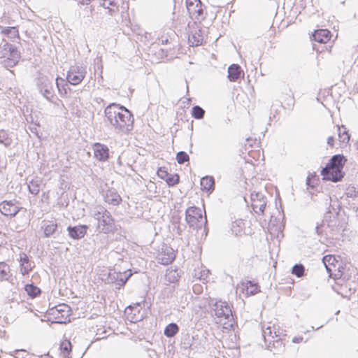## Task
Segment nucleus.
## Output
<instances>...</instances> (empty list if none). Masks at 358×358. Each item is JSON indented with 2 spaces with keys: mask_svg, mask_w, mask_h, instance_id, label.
<instances>
[{
  "mask_svg": "<svg viewBox=\"0 0 358 358\" xmlns=\"http://www.w3.org/2000/svg\"><path fill=\"white\" fill-rule=\"evenodd\" d=\"M0 29L1 34L8 36L13 41H14L15 38H20L18 29L15 27H2L0 26Z\"/></svg>",
  "mask_w": 358,
  "mask_h": 358,
  "instance_id": "nucleus-25",
  "label": "nucleus"
},
{
  "mask_svg": "<svg viewBox=\"0 0 358 358\" xmlns=\"http://www.w3.org/2000/svg\"><path fill=\"white\" fill-rule=\"evenodd\" d=\"M244 289L248 294L254 295L259 292V286L250 280H248L245 283H243Z\"/></svg>",
  "mask_w": 358,
  "mask_h": 358,
  "instance_id": "nucleus-29",
  "label": "nucleus"
},
{
  "mask_svg": "<svg viewBox=\"0 0 358 358\" xmlns=\"http://www.w3.org/2000/svg\"><path fill=\"white\" fill-rule=\"evenodd\" d=\"M200 0H187L186 6L187 10H192V7H194L195 5H199Z\"/></svg>",
  "mask_w": 358,
  "mask_h": 358,
  "instance_id": "nucleus-45",
  "label": "nucleus"
},
{
  "mask_svg": "<svg viewBox=\"0 0 358 358\" xmlns=\"http://www.w3.org/2000/svg\"><path fill=\"white\" fill-rule=\"evenodd\" d=\"M148 356L150 358H158V355H157L156 351L154 350H150L148 351Z\"/></svg>",
  "mask_w": 358,
  "mask_h": 358,
  "instance_id": "nucleus-49",
  "label": "nucleus"
},
{
  "mask_svg": "<svg viewBox=\"0 0 358 358\" xmlns=\"http://www.w3.org/2000/svg\"><path fill=\"white\" fill-rule=\"evenodd\" d=\"M10 267L5 262H0V280H8L10 276Z\"/></svg>",
  "mask_w": 358,
  "mask_h": 358,
  "instance_id": "nucleus-35",
  "label": "nucleus"
},
{
  "mask_svg": "<svg viewBox=\"0 0 358 358\" xmlns=\"http://www.w3.org/2000/svg\"><path fill=\"white\" fill-rule=\"evenodd\" d=\"M71 343L69 341H64L60 344V350H62L64 357L69 358L68 355L71 352Z\"/></svg>",
  "mask_w": 358,
  "mask_h": 358,
  "instance_id": "nucleus-37",
  "label": "nucleus"
},
{
  "mask_svg": "<svg viewBox=\"0 0 358 358\" xmlns=\"http://www.w3.org/2000/svg\"><path fill=\"white\" fill-rule=\"evenodd\" d=\"M16 200L3 201L0 203V211L5 216L15 217L21 210V207L17 206Z\"/></svg>",
  "mask_w": 358,
  "mask_h": 358,
  "instance_id": "nucleus-14",
  "label": "nucleus"
},
{
  "mask_svg": "<svg viewBox=\"0 0 358 358\" xmlns=\"http://www.w3.org/2000/svg\"><path fill=\"white\" fill-rule=\"evenodd\" d=\"M243 75V71L238 64H231L228 68V78L231 82H236Z\"/></svg>",
  "mask_w": 358,
  "mask_h": 358,
  "instance_id": "nucleus-21",
  "label": "nucleus"
},
{
  "mask_svg": "<svg viewBox=\"0 0 358 358\" xmlns=\"http://www.w3.org/2000/svg\"><path fill=\"white\" fill-rule=\"evenodd\" d=\"M214 185V178L212 176H204L201 179V189L210 191Z\"/></svg>",
  "mask_w": 358,
  "mask_h": 358,
  "instance_id": "nucleus-32",
  "label": "nucleus"
},
{
  "mask_svg": "<svg viewBox=\"0 0 358 358\" xmlns=\"http://www.w3.org/2000/svg\"><path fill=\"white\" fill-rule=\"evenodd\" d=\"M331 38V32L327 29H317L312 34V40L320 43H326Z\"/></svg>",
  "mask_w": 358,
  "mask_h": 358,
  "instance_id": "nucleus-20",
  "label": "nucleus"
},
{
  "mask_svg": "<svg viewBox=\"0 0 358 358\" xmlns=\"http://www.w3.org/2000/svg\"><path fill=\"white\" fill-rule=\"evenodd\" d=\"M345 194L347 197L355 198L358 196V192L356 191V188L355 187H348L346 189Z\"/></svg>",
  "mask_w": 358,
  "mask_h": 358,
  "instance_id": "nucleus-43",
  "label": "nucleus"
},
{
  "mask_svg": "<svg viewBox=\"0 0 358 358\" xmlns=\"http://www.w3.org/2000/svg\"><path fill=\"white\" fill-rule=\"evenodd\" d=\"M102 192L104 201L113 206H117L122 201L121 196L113 188H109L107 185L102 187Z\"/></svg>",
  "mask_w": 358,
  "mask_h": 358,
  "instance_id": "nucleus-16",
  "label": "nucleus"
},
{
  "mask_svg": "<svg viewBox=\"0 0 358 358\" xmlns=\"http://www.w3.org/2000/svg\"><path fill=\"white\" fill-rule=\"evenodd\" d=\"M305 267L301 264H296L292 267V273L296 277L300 278L304 275Z\"/></svg>",
  "mask_w": 358,
  "mask_h": 358,
  "instance_id": "nucleus-39",
  "label": "nucleus"
},
{
  "mask_svg": "<svg viewBox=\"0 0 358 358\" xmlns=\"http://www.w3.org/2000/svg\"><path fill=\"white\" fill-rule=\"evenodd\" d=\"M302 336H295L292 338V341L294 343H299L303 341Z\"/></svg>",
  "mask_w": 358,
  "mask_h": 358,
  "instance_id": "nucleus-53",
  "label": "nucleus"
},
{
  "mask_svg": "<svg viewBox=\"0 0 358 358\" xmlns=\"http://www.w3.org/2000/svg\"><path fill=\"white\" fill-rule=\"evenodd\" d=\"M338 131L340 141L344 143H348L350 136L347 128L344 125H342L338 128Z\"/></svg>",
  "mask_w": 358,
  "mask_h": 358,
  "instance_id": "nucleus-34",
  "label": "nucleus"
},
{
  "mask_svg": "<svg viewBox=\"0 0 358 358\" xmlns=\"http://www.w3.org/2000/svg\"><path fill=\"white\" fill-rule=\"evenodd\" d=\"M203 219L201 210L196 206H190L185 211V220L191 228H197L198 222Z\"/></svg>",
  "mask_w": 358,
  "mask_h": 358,
  "instance_id": "nucleus-6",
  "label": "nucleus"
},
{
  "mask_svg": "<svg viewBox=\"0 0 358 358\" xmlns=\"http://www.w3.org/2000/svg\"><path fill=\"white\" fill-rule=\"evenodd\" d=\"M128 319L134 323L141 321L144 318V311L142 310L141 303L127 306L125 309Z\"/></svg>",
  "mask_w": 358,
  "mask_h": 358,
  "instance_id": "nucleus-13",
  "label": "nucleus"
},
{
  "mask_svg": "<svg viewBox=\"0 0 358 358\" xmlns=\"http://www.w3.org/2000/svg\"><path fill=\"white\" fill-rule=\"evenodd\" d=\"M252 208L255 213L263 215L266 206V199L262 193H252Z\"/></svg>",
  "mask_w": 358,
  "mask_h": 358,
  "instance_id": "nucleus-15",
  "label": "nucleus"
},
{
  "mask_svg": "<svg viewBox=\"0 0 358 358\" xmlns=\"http://www.w3.org/2000/svg\"><path fill=\"white\" fill-rule=\"evenodd\" d=\"M20 351H23V350H17L15 352H20Z\"/></svg>",
  "mask_w": 358,
  "mask_h": 358,
  "instance_id": "nucleus-59",
  "label": "nucleus"
},
{
  "mask_svg": "<svg viewBox=\"0 0 358 358\" xmlns=\"http://www.w3.org/2000/svg\"><path fill=\"white\" fill-rule=\"evenodd\" d=\"M345 162L346 159L343 155H335L331 158L329 162L327 163L326 166H331V167L334 168L343 169Z\"/></svg>",
  "mask_w": 358,
  "mask_h": 358,
  "instance_id": "nucleus-23",
  "label": "nucleus"
},
{
  "mask_svg": "<svg viewBox=\"0 0 358 358\" xmlns=\"http://www.w3.org/2000/svg\"><path fill=\"white\" fill-rule=\"evenodd\" d=\"M20 271L22 274L24 275L26 274H28V273L31 271V268L29 269L24 265L23 266H21Z\"/></svg>",
  "mask_w": 358,
  "mask_h": 358,
  "instance_id": "nucleus-52",
  "label": "nucleus"
},
{
  "mask_svg": "<svg viewBox=\"0 0 358 358\" xmlns=\"http://www.w3.org/2000/svg\"><path fill=\"white\" fill-rule=\"evenodd\" d=\"M55 84L60 96H67L68 90H69V83H66L64 79L58 76L55 78Z\"/></svg>",
  "mask_w": 358,
  "mask_h": 358,
  "instance_id": "nucleus-24",
  "label": "nucleus"
},
{
  "mask_svg": "<svg viewBox=\"0 0 358 358\" xmlns=\"http://www.w3.org/2000/svg\"><path fill=\"white\" fill-rule=\"evenodd\" d=\"M5 40L3 38L1 37V34H0V47H3V42H4Z\"/></svg>",
  "mask_w": 358,
  "mask_h": 358,
  "instance_id": "nucleus-57",
  "label": "nucleus"
},
{
  "mask_svg": "<svg viewBox=\"0 0 358 358\" xmlns=\"http://www.w3.org/2000/svg\"><path fill=\"white\" fill-rule=\"evenodd\" d=\"M327 144H328L329 146H331V147H334V136H329V137L327 138Z\"/></svg>",
  "mask_w": 358,
  "mask_h": 358,
  "instance_id": "nucleus-50",
  "label": "nucleus"
},
{
  "mask_svg": "<svg viewBox=\"0 0 358 358\" xmlns=\"http://www.w3.org/2000/svg\"><path fill=\"white\" fill-rule=\"evenodd\" d=\"M245 229V222L243 220L238 219L236 220L234 222H232L231 230L234 234L236 236L241 235Z\"/></svg>",
  "mask_w": 358,
  "mask_h": 358,
  "instance_id": "nucleus-27",
  "label": "nucleus"
},
{
  "mask_svg": "<svg viewBox=\"0 0 358 358\" xmlns=\"http://www.w3.org/2000/svg\"><path fill=\"white\" fill-rule=\"evenodd\" d=\"M179 331V327L177 324L171 322L164 329V334L168 338L175 336Z\"/></svg>",
  "mask_w": 358,
  "mask_h": 358,
  "instance_id": "nucleus-28",
  "label": "nucleus"
},
{
  "mask_svg": "<svg viewBox=\"0 0 358 358\" xmlns=\"http://www.w3.org/2000/svg\"><path fill=\"white\" fill-rule=\"evenodd\" d=\"M321 175L324 180L337 182L343 179L345 174L341 169L325 166L321 171Z\"/></svg>",
  "mask_w": 358,
  "mask_h": 358,
  "instance_id": "nucleus-10",
  "label": "nucleus"
},
{
  "mask_svg": "<svg viewBox=\"0 0 358 358\" xmlns=\"http://www.w3.org/2000/svg\"><path fill=\"white\" fill-rule=\"evenodd\" d=\"M41 181L39 180H31L28 185L29 191L34 195H37L40 191Z\"/></svg>",
  "mask_w": 358,
  "mask_h": 358,
  "instance_id": "nucleus-36",
  "label": "nucleus"
},
{
  "mask_svg": "<svg viewBox=\"0 0 358 358\" xmlns=\"http://www.w3.org/2000/svg\"><path fill=\"white\" fill-rule=\"evenodd\" d=\"M105 1H106V0H102V2H105Z\"/></svg>",
  "mask_w": 358,
  "mask_h": 358,
  "instance_id": "nucleus-61",
  "label": "nucleus"
},
{
  "mask_svg": "<svg viewBox=\"0 0 358 358\" xmlns=\"http://www.w3.org/2000/svg\"><path fill=\"white\" fill-rule=\"evenodd\" d=\"M160 41L162 44H167L169 43V39L167 37L162 36Z\"/></svg>",
  "mask_w": 358,
  "mask_h": 358,
  "instance_id": "nucleus-55",
  "label": "nucleus"
},
{
  "mask_svg": "<svg viewBox=\"0 0 358 358\" xmlns=\"http://www.w3.org/2000/svg\"><path fill=\"white\" fill-rule=\"evenodd\" d=\"M188 41L192 46H199L203 43V36L199 32L195 31L189 36Z\"/></svg>",
  "mask_w": 358,
  "mask_h": 358,
  "instance_id": "nucleus-30",
  "label": "nucleus"
},
{
  "mask_svg": "<svg viewBox=\"0 0 358 358\" xmlns=\"http://www.w3.org/2000/svg\"><path fill=\"white\" fill-rule=\"evenodd\" d=\"M343 267L341 266V262H338V264H337V266L336 267V272L337 273L338 271L341 273V277L343 276Z\"/></svg>",
  "mask_w": 358,
  "mask_h": 358,
  "instance_id": "nucleus-51",
  "label": "nucleus"
},
{
  "mask_svg": "<svg viewBox=\"0 0 358 358\" xmlns=\"http://www.w3.org/2000/svg\"><path fill=\"white\" fill-rule=\"evenodd\" d=\"M29 262V259L27 254L21 253L20 255V266H23L25 264H28Z\"/></svg>",
  "mask_w": 358,
  "mask_h": 358,
  "instance_id": "nucleus-46",
  "label": "nucleus"
},
{
  "mask_svg": "<svg viewBox=\"0 0 358 358\" xmlns=\"http://www.w3.org/2000/svg\"><path fill=\"white\" fill-rule=\"evenodd\" d=\"M87 71L85 67L79 66H72L67 71V82L73 85H77L80 83L86 76Z\"/></svg>",
  "mask_w": 358,
  "mask_h": 358,
  "instance_id": "nucleus-5",
  "label": "nucleus"
},
{
  "mask_svg": "<svg viewBox=\"0 0 358 358\" xmlns=\"http://www.w3.org/2000/svg\"><path fill=\"white\" fill-rule=\"evenodd\" d=\"M51 315L54 316L57 323H66V320L71 315V309L69 306L61 303L55 306L51 310Z\"/></svg>",
  "mask_w": 358,
  "mask_h": 358,
  "instance_id": "nucleus-8",
  "label": "nucleus"
},
{
  "mask_svg": "<svg viewBox=\"0 0 358 358\" xmlns=\"http://www.w3.org/2000/svg\"><path fill=\"white\" fill-rule=\"evenodd\" d=\"M24 290L27 294L31 298H35L39 296L41 293L40 288L34 285V284H27L24 287Z\"/></svg>",
  "mask_w": 358,
  "mask_h": 358,
  "instance_id": "nucleus-31",
  "label": "nucleus"
},
{
  "mask_svg": "<svg viewBox=\"0 0 358 358\" xmlns=\"http://www.w3.org/2000/svg\"><path fill=\"white\" fill-rule=\"evenodd\" d=\"M105 8H109L110 6H113L115 5L113 0H106L105 2H102L100 3Z\"/></svg>",
  "mask_w": 358,
  "mask_h": 358,
  "instance_id": "nucleus-48",
  "label": "nucleus"
},
{
  "mask_svg": "<svg viewBox=\"0 0 358 358\" xmlns=\"http://www.w3.org/2000/svg\"><path fill=\"white\" fill-rule=\"evenodd\" d=\"M322 226V224H317L316 227H315V231H316V233L318 234V235H321L322 234V231L321 229V227Z\"/></svg>",
  "mask_w": 358,
  "mask_h": 358,
  "instance_id": "nucleus-54",
  "label": "nucleus"
},
{
  "mask_svg": "<svg viewBox=\"0 0 358 358\" xmlns=\"http://www.w3.org/2000/svg\"><path fill=\"white\" fill-rule=\"evenodd\" d=\"M20 51L13 45L5 42L0 47V64L5 68H12L17 65L20 59Z\"/></svg>",
  "mask_w": 358,
  "mask_h": 358,
  "instance_id": "nucleus-3",
  "label": "nucleus"
},
{
  "mask_svg": "<svg viewBox=\"0 0 358 358\" xmlns=\"http://www.w3.org/2000/svg\"><path fill=\"white\" fill-rule=\"evenodd\" d=\"M285 90H286V91L287 90V91H289V92L290 93V94H288V93H287V95H289V96H292V97L293 98V97H294V94H293V93L292 92V91H291V90L289 89V87L288 86H285Z\"/></svg>",
  "mask_w": 358,
  "mask_h": 358,
  "instance_id": "nucleus-56",
  "label": "nucleus"
},
{
  "mask_svg": "<svg viewBox=\"0 0 358 358\" xmlns=\"http://www.w3.org/2000/svg\"><path fill=\"white\" fill-rule=\"evenodd\" d=\"M39 93L48 101H51L55 95L53 78L39 73L35 80Z\"/></svg>",
  "mask_w": 358,
  "mask_h": 358,
  "instance_id": "nucleus-4",
  "label": "nucleus"
},
{
  "mask_svg": "<svg viewBox=\"0 0 358 358\" xmlns=\"http://www.w3.org/2000/svg\"><path fill=\"white\" fill-rule=\"evenodd\" d=\"M306 184L308 185V186H310V176H308L306 178Z\"/></svg>",
  "mask_w": 358,
  "mask_h": 358,
  "instance_id": "nucleus-58",
  "label": "nucleus"
},
{
  "mask_svg": "<svg viewBox=\"0 0 358 358\" xmlns=\"http://www.w3.org/2000/svg\"><path fill=\"white\" fill-rule=\"evenodd\" d=\"M284 330L278 325L269 324L266 327H262V336L264 341H270L271 339L282 338V336H286Z\"/></svg>",
  "mask_w": 358,
  "mask_h": 358,
  "instance_id": "nucleus-11",
  "label": "nucleus"
},
{
  "mask_svg": "<svg viewBox=\"0 0 358 358\" xmlns=\"http://www.w3.org/2000/svg\"><path fill=\"white\" fill-rule=\"evenodd\" d=\"M320 327H322V325H320V327H317L316 329H320Z\"/></svg>",
  "mask_w": 358,
  "mask_h": 358,
  "instance_id": "nucleus-60",
  "label": "nucleus"
},
{
  "mask_svg": "<svg viewBox=\"0 0 358 358\" xmlns=\"http://www.w3.org/2000/svg\"><path fill=\"white\" fill-rule=\"evenodd\" d=\"M43 228L45 238H50L58 231V225L53 221H48Z\"/></svg>",
  "mask_w": 358,
  "mask_h": 358,
  "instance_id": "nucleus-26",
  "label": "nucleus"
},
{
  "mask_svg": "<svg viewBox=\"0 0 358 358\" xmlns=\"http://www.w3.org/2000/svg\"><path fill=\"white\" fill-rule=\"evenodd\" d=\"M94 157L100 162H106L109 158V148L107 145L100 143L94 144Z\"/></svg>",
  "mask_w": 358,
  "mask_h": 358,
  "instance_id": "nucleus-19",
  "label": "nucleus"
},
{
  "mask_svg": "<svg viewBox=\"0 0 358 358\" xmlns=\"http://www.w3.org/2000/svg\"><path fill=\"white\" fill-rule=\"evenodd\" d=\"M213 310L215 315L220 319V322L222 321V319L229 320L233 317L231 308L226 301H219L215 302L213 306Z\"/></svg>",
  "mask_w": 358,
  "mask_h": 358,
  "instance_id": "nucleus-7",
  "label": "nucleus"
},
{
  "mask_svg": "<svg viewBox=\"0 0 358 358\" xmlns=\"http://www.w3.org/2000/svg\"><path fill=\"white\" fill-rule=\"evenodd\" d=\"M205 115V110L199 106H194L192 109V115L196 120H201Z\"/></svg>",
  "mask_w": 358,
  "mask_h": 358,
  "instance_id": "nucleus-38",
  "label": "nucleus"
},
{
  "mask_svg": "<svg viewBox=\"0 0 358 358\" xmlns=\"http://www.w3.org/2000/svg\"><path fill=\"white\" fill-rule=\"evenodd\" d=\"M12 143L13 140L8 132L4 129L0 130V143L3 144L5 147H8Z\"/></svg>",
  "mask_w": 358,
  "mask_h": 358,
  "instance_id": "nucleus-33",
  "label": "nucleus"
},
{
  "mask_svg": "<svg viewBox=\"0 0 358 358\" xmlns=\"http://www.w3.org/2000/svg\"><path fill=\"white\" fill-rule=\"evenodd\" d=\"M202 6H203V4L200 1V4L199 5H195L194 7H192L193 8L192 10H188V12L190 14H195V13H196L197 16L196 17L197 20H199V17H202L203 16V10Z\"/></svg>",
  "mask_w": 358,
  "mask_h": 358,
  "instance_id": "nucleus-42",
  "label": "nucleus"
},
{
  "mask_svg": "<svg viewBox=\"0 0 358 358\" xmlns=\"http://www.w3.org/2000/svg\"><path fill=\"white\" fill-rule=\"evenodd\" d=\"M179 176L177 173L169 174L165 181L169 186H174L179 182Z\"/></svg>",
  "mask_w": 358,
  "mask_h": 358,
  "instance_id": "nucleus-41",
  "label": "nucleus"
},
{
  "mask_svg": "<svg viewBox=\"0 0 358 358\" xmlns=\"http://www.w3.org/2000/svg\"><path fill=\"white\" fill-rule=\"evenodd\" d=\"M88 227L85 224L77 226H69L67 227L68 234L73 240H79L83 238L87 234Z\"/></svg>",
  "mask_w": 358,
  "mask_h": 358,
  "instance_id": "nucleus-18",
  "label": "nucleus"
},
{
  "mask_svg": "<svg viewBox=\"0 0 358 358\" xmlns=\"http://www.w3.org/2000/svg\"><path fill=\"white\" fill-rule=\"evenodd\" d=\"M264 343L266 348L273 355H280L285 351V343L282 338L271 339L270 341H264Z\"/></svg>",
  "mask_w": 358,
  "mask_h": 358,
  "instance_id": "nucleus-17",
  "label": "nucleus"
},
{
  "mask_svg": "<svg viewBox=\"0 0 358 358\" xmlns=\"http://www.w3.org/2000/svg\"><path fill=\"white\" fill-rule=\"evenodd\" d=\"M105 116L118 133L127 134L133 129L134 117L124 106L110 103L104 110Z\"/></svg>",
  "mask_w": 358,
  "mask_h": 358,
  "instance_id": "nucleus-1",
  "label": "nucleus"
},
{
  "mask_svg": "<svg viewBox=\"0 0 358 358\" xmlns=\"http://www.w3.org/2000/svg\"><path fill=\"white\" fill-rule=\"evenodd\" d=\"M39 127V124H35L32 126H30L29 127V129L30 130V131L35 134L37 137L39 138V136H38V127Z\"/></svg>",
  "mask_w": 358,
  "mask_h": 358,
  "instance_id": "nucleus-47",
  "label": "nucleus"
},
{
  "mask_svg": "<svg viewBox=\"0 0 358 358\" xmlns=\"http://www.w3.org/2000/svg\"><path fill=\"white\" fill-rule=\"evenodd\" d=\"M176 258L174 250L172 248L163 244L156 257L158 263L163 265H169L171 264Z\"/></svg>",
  "mask_w": 358,
  "mask_h": 358,
  "instance_id": "nucleus-9",
  "label": "nucleus"
},
{
  "mask_svg": "<svg viewBox=\"0 0 358 358\" xmlns=\"http://www.w3.org/2000/svg\"><path fill=\"white\" fill-rule=\"evenodd\" d=\"M157 176L161 178V179H163V180H166V178L168 177L169 176V173L167 172V171L165 169V168L164 167H160L159 168V169L157 170Z\"/></svg>",
  "mask_w": 358,
  "mask_h": 358,
  "instance_id": "nucleus-44",
  "label": "nucleus"
},
{
  "mask_svg": "<svg viewBox=\"0 0 358 358\" xmlns=\"http://www.w3.org/2000/svg\"><path fill=\"white\" fill-rule=\"evenodd\" d=\"M128 271H129V273L127 276H125L124 278H122V273H110L109 277L112 282H116V285L118 286V289H120L121 287H123L125 285L126 282L128 280V279L131 276V272L129 270Z\"/></svg>",
  "mask_w": 358,
  "mask_h": 358,
  "instance_id": "nucleus-22",
  "label": "nucleus"
},
{
  "mask_svg": "<svg viewBox=\"0 0 358 358\" xmlns=\"http://www.w3.org/2000/svg\"><path fill=\"white\" fill-rule=\"evenodd\" d=\"M93 217L97 221V229L99 232L108 234L113 231L114 219L111 213L104 207L96 206L93 211Z\"/></svg>",
  "mask_w": 358,
  "mask_h": 358,
  "instance_id": "nucleus-2",
  "label": "nucleus"
},
{
  "mask_svg": "<svg viewBox=\"0 0 358 358\" xmlns=\"http://www.w3.org/2000/svg\"><path fill=\"white\" fill-rule=\"evenodd\" d=\"M338 260L334 255H326L322 258V262L326 268L329 277L338 279L341 278V273L338 271L336 272V267L338 264Z\"/></svg>",
  "mask_w": 358,
  "mask_h": 358,
  "instance_id": "nucleus-12",
  "label": "nucleus"
},
{
  "mask_svg": "<svg viewBox=\"0 0 358 358\" xmlns=\"http://www.w3.org/2000/svg\"><path fill=\"white\" fill-rule=\"evenodd\" d=\"M176 161L179 164H183L185 162L189 161V157L187 154V152L184 151H180L176 154Z\"/></svg>",
  "mask_w": 358,
  "mask_h": 358,
  "instance_id": "nucleus-40",
  "label": "nucleus"
}]
</instances>
